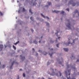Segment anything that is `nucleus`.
<instances>
[{
	"label": "nucleus",
	"instance_id": "obj_57",
	"mask_svg": "<svg viewBox=\"0 0 79 79\" xmlns=\"http://www.w3.org/2000/svg\"><path fill=\"white\" fill-rule=\"evenodd\" d=\"M39 43H40V41H39Z\"/></svg>",
	"mask_w": 79,
	"mask_h": 79
},
{
	"label": "nucleus",
	"instance_id": "obj_46",
	"mask_svg": "<svg viewBox=\"0 0 79 79\" xmlns=\"http://www.w3.org/2000/svg\"><path fill=\"white\" fill-rule=\"evenodd\" d=\"M45 6H46V7H48V5H46Z\"/></svg>",
	"mask_w": 79,
	"mask_h": 79
},
{
	"label": "nucleus",
	"instance_id": "obj_19",
	"mask_svg": "<svg viewBox=\"0 0 79 79\" xmlns=\"http://www.w3.org/2000/svg\"><path fill=\"white\" fill-rule=\"evenodd\" d=\"M19 41H18L17 42L15 43L14 44L16 45V44H18V43H19Z\"/></svg>",
	"mask_w": 79,
	"mask_h": 79
},
{
	"label": "nucleus",
	"instance_id": "obj_27",
	"mask_svg": "<svg viewBox=\"0 0 79 79\" xmlns=\"http://www.w3.org/2000/svg\"><path fill=\"white\" fill-rule=\"evenodd\" d=\"M45 23L46 24V26H48L49 25V23H47V22H45Z\"/></svg>",
	"mask_w": 79,
	"mask_h": 79
},
{
	"label": "nucleus",
	"instance_id": "obj_29",
	"mask_svg": "<svg viewBox=\"0 0 79 79\" xmlns=\"http://www.w3.org/2000/svg\"><path fill=\"white\" fill-rule=\"evenodd\" d=\"M64 11H62L61 12V14H64Z\"/></svg>",
	"mask_w": 79,
	"mask_h": 79
},
{
	"label": "nucleus",
	"instance_id": "obj_16",
	"mask_svg": "<svg viewBox=\"0 0 79 79\" xmlns=\"http://www.w3.org/2000/svg\"><path fill=\"white\" fill-rule=\"evenodd\" d=\"M41 16L44 18H46V17H45V16H44V15L42 14H41Z\"/></svg>",
	"mask_w": 79,
	"mask_h": 79
},
{
	"label": "nucleus",
	"instance_id": "obj_13",
	"mask_svg": "<svg viewBox=\"0 0 79 79\" xmlns=\"http://www.w3.org/2000/svg\"><path fill=\"white\" fill-rule=\"evenodd\" d=\"M53 63V60H51V63ZM51 63H50L49 62H48L47 63V65L48 66V65H49V64H50Z\"/></svg>",
	"mask_w": 79,
	"mask_h": 79
},
{
	"label": "nucleus",
	"instance_id": "obj_20",
	"mask_svg": "<svg viewBox=\"0 0 79 79\" xmlns=\"http://www.w3.org/2000/svg\"><path fill=\"white\" fill-rule=\"evenodd\" d=\"M53 54V53H52L51 54L50 53H49V55H50V56H52V55Z\"/></svg>",
	"mask_w": 79,
	"mask_h": 79
},
{
	"label": "nucleus",
	"instance_id": "obj_5",
	"mask_svg": "<svg viewBox=\"0 0 79 79\" xmlns=\"http://www.w3.org/2000/svg\"><path fill=\"white\" fill-rule=\"evenodd\" d=\"M69 5H70V4H72L73 6H74L76 5V3L73 2V1H70L69 3Z\"/></svg>",
	"mask_w": 79,
	"mask_h": 79
},
{
	"label": "nucleus",
	"instance_id": "obj_28",
	"mask_svg": "<svg viewBox=\"0 0 79 79\" xmlns=\"http://www.w3.org/2000/svg\"><path fill=\"white\" fill-rule=\"evenodd\" d=\"M57 33H55V34L57 36V37H58V35H57L58 34V31H57Z\"/></svg>",
	"mask_w": 79,
	"mask_h": 79
},
{
	"label": "nucleus",
	"instance_id": "obj_45",
	"mask_svg": "<svg viewBox=\"0 0 79 79\" xmlns=\"http://www.w3.org/2000/svg\"><path fill=\"white\" fill-rule=\"evenodd\" d=\"M19 76H18V77L17 79H19Z\"/></svg>",
	"mask_w": 79,
	"mask_h": 79
},
{
	"label": "nucleus",
	"instance_id": "obj_36",
	"mask_svg": "<svg viewBox=\"0 0 79 79\" xmlns=\"http://www.w3.org/2000/svg\"><path fill=\"white\" fill-rule=\"evenodd\" d=\"M51 43H53V41L52 40L50 41Z\"/></svg>",
	"mask_w": 79,
	"mask_h": 79
},
{
	"label": "nucleus",
	"instance_id": "obj_49",
	"mask_svg": "<svg viewBox=\"0 0 79 79\" xmlns=\"http://www.w3.org/2000/svg\"><path fill=\"white\" fill-rule=\"evenodd\" d=\"M56 76H58V73H56Z\"/></svg>",
	"mask_w": 79,
	"mask_h": 79
},
{
	"label": "nucleus",
	"instance_id": "obj_42",
	"mask_svg": "<svg viewBox=\"0 0 79 79\" xmlns=\"http://www.w3.org/2000/svg\"><path fill=\"white\" fill-rule=\"evenodd\" d=\"M38 52H41V53H42V51H40V50H39L38 51Z\"/></svg>",
	"mask_w": 79,
	"mask_h": 79
},
{
	"label": "nucleus",
	"instance_id": "obj_17",
	"mask_svg": "<svg viewBox=\"0 0 79 79\" xmlns=\"http://www.w3.org/2000/svg\"><path fill=\"white\" fill-rule=\"evenodd\" d=\"M13 47L15 50H16V47H15V46H14V45H13Z\"/></svg>",
	"mask_w": 79,
	"mask_h": 79
},
{
	"label": "nucleus",
	"instance_id": "obj_22",
	"mask_svg": "<svg viewBox=\"0 0 79 79\" xmlns=\"http://www.w3.org/2000/svg\"><path fill=\"white\" fill-rule=\"evenodd\" d=\"M29 11L31 13V14H32V11H31V9H30L29 10Z\"/></svg>",
	"mask_w": 79,
	"mask_h": 79
},
{
	"label": "nucleus",
	"instance_id": "obj_55",
	"mask_svg": "<svg viewBox=\"0 0 79 79\" xmlns=\"http://www.w3.org/2000/svg\"><path fill=\"white\" fill-rule=\"evenodd\" d=\"M51 50H53V48L51 49Z\"/></svg>",
	"mask_w": 79,
	"mask_h": 79
},
{
	"label": "nucleus",
	"instance_id": "obj_60",
	"mask_svg": "<svg viewBox=\"0 0 79 79\" xmlns=\"http://www.w3.org/2000/svg\"><path fill=\"white\" fill-rule=\"evenodd\" d=\"M68 40H69L70 39H68Z\"/></svg>",
	"mask_w": 79,
	"mask_h": 79
},
{
	"label": "nucleus",
	"instance_id": "obj_58",
	"mask_svg": "<svg viewBox=\"0 0 79 79\" xmlns=\"http://www.w3.org/2000/svg\"><path fill=\"white\" fill-rule=\"evenodd\" d=\"M47 55V53H46L45 54H44V55Z\"/></svg>",
	"mask_w": 79,
	"mask_h": 79
},
{
	"label": "nucleus",
	"instance_id": "obj_34",
	"mask_svg": "<svg viewBox=\"0 0 79 79\" xmlns=\"http://www.w3.org/2000/svg\"><path fill=\"white\" fill-rule=\"evenodd\" d=\"M32 52H33V53H34V51H35V50H34V48H33L32 49Z\"/></svg>",
	"mask_w": 79,
	"mask_h": 79
},
{
	"label": "nucleus",
	"instance_id": "obj_37",
	"mask_svg": "<svg viewBox=\"0 0 79 79\" xmlns=\"http://www.w3.org/2000/svg\"><path fill=\"white\" fill-rule=\"evenodd\" d=\"M70 71H71V69L68 70V73H70Z\"/></svg>",
	"mask_w": 79,
	"mask_h": 79
},
{
	"label": "nucleus",
	"instance_id": "obj_9",
	"mask_svg": "<svg viewBox=\"0 0 79 79\" xmlns=\"http://www.w3.org/2000/svg\"><path fill=\"white\" fill-rule=\"evenodd\" d=\"M20 56L21 57L22 60H24L25 59V57L24 56H22L21 55H20Z\"/></svg>",
	"mask_w": 79,
	"mask_h": 79
},
{
	"label": "nucleus",
	"instance_id": "obj_61",
	"mask_svg": "<svg viewBox=\"0 0 79 79\" xmlns=\"http://www.w3.org/2000/svg\"><path fill=\"white\" fill-rule=\"evenodd\" d=\"M16 19H17V17H16Z\"/></svg>",
	"mask_w": 79,
	"mask_h": 79
},
{
	"label": "nucleus",
	"instance_id": "obj_3",
	"mask_svg": "<svg viewBox=\"0 0 79 79\" xmlns=\"http://www.w3.org/2000/svg\"><path fill=\"white\" fill-rule=\"evenodd\" d=\"M67 66V68H69V67H71V68H73V70H75V71H76V68H75V67H73L72 66H71V64H70V65H68V64H67L66 65Z\"/></svg>",
	"mask_w": 79,
	"mask_h": 79
},
{
	"label": "nucleus",
	"instance_id": "obj_50",
	"mask_svg": "<svg viewBox=\"0 0 79 79\" xmlns=\"http://www.w3.org/2000/svg\"><path fill=\"white\" fill-rule=\"evenodd\" d=\"M42 36L41 37V38H39V39H42Z\"/></svg>",
	"mask_w": 79,
	"mask_h": 79
},
{
	"label": "nucleus",
	"instance_id": "obj_59",
	"mask_svg": "<svg viewBox=\"0 0 79 79\" xmlns=\"http://www.w3.org/2000/svg\"><path fill=\"white\" fill-rule=\"evenodd\" d=\"M12 2H14V0H12Z\"/></svg>",
	"mask_w": 79,
	"mask_h": 79
},
{
	"label": "nucleus",
	"instance_id": "obj_32",
	"mask_svg": "<svg viewBox=\"0 0 79 79\" xmlns=\"http://www.w3.org/2000/svg\"><path fill=\"white\" fill-rule=\"evenodd\" d=\"M5 67V65H3L2 66V68H4Z\"/></svg>",
	"mask_w": 79,
	"mask_h": 79
},
{
	"label": "nucleus",
	"instance_id": "obj_39",
	"mask_svg": "<svg viewBox=\"0 0 79 79\" xmlns=\"http://www.w3.org/2000/svg\"><path fill=\"white\" fill-rule=\"evenodd\" d=\"M77 62H79V59H77Z\"/></svg>",
	"mask_w": 79,
	"mask_h": 79
},
{
	"label": "nucleus",
	"instance_id": "obj_15",
	"mask_svg": "<svg viewBox=\"0 0 79 79\" xmlns=\"http://www.w3.org/2000/svg\"><path fill=\"white\" fill-rule=\"evenodd\" d=\"M48 3L49 5V6H50V5H51L52 3L50 2H48Z\"/></svg>",
	"mask_w": 79,
	"mask_h": 79
},
{
	"label": "nucleus",
	"instance_id": "obj_11",
	"mask_svg": "<svg viewBox=\"0 0 79 79\" xmlns=\"http://www.w3.org/2000/svg\"><path fill=\"white\" fill-rule=\"evenodd\" d=\"M57 61L58 63H59V64H61V63H62V62H59V59H58V60H57Z\"/></svg>",
	"mask_w": 79,
	"mask_h": 79
},
{
	"label": "nucleus",
	"instance_id": "obj_8",
	"mask_svg": "<svg viewBox=\"0 0 79 79\" xmlns=\"http://www.w3.org/2000/svg\"><path fill=\"white\" fill-rule=\"evenodd\" d=\"M63 49L65 52H68V49L67 48H64Z\"/></svg>",
	"mask_w": 79,
	"mask_h": 79
},
{
	"label": "nucleus",
	"instance_id": "obj_41",
	"mask_svg": "<svg viewBox=\"0 0 79 79\" xmlns=\"http://www.w3.org/2000/svg\"><path fill=\"white\" fill-rule=\"evenodd\" d=\"M31 32H34V30H33V29H31Z\"/></svg>",
	"mask_w": 79,
	"mask_h": 79
},
{
	"label": "nucleus",
	"instance_id": "obj_12",
	"mask_svg": "<svg viewBox=\"0 0 79 79\" xmlns=\"http://www.w3.org/2000/svg\"><path fill=\"white\" fill-rule=\"evenodd\" d=\"M33 43L34 44H37V42L35 40L33 41Z\"/></svg>",
	"mask_w": 79,
	"mask_h": 79
},
{
	"label": "nucleus",
	"instance_id": "obj_7",
	"mask_svg": "<svg viewBox=\"0 0 79 79\" xmlns=\"http://www.w3.org/2000/svg\"><path fill=\"white\" fill-rule=\"evenodd\" d=\"M53 13H58L59 11L56 10H54L52 11Z\"/></svg>",
	"mask_w": 79,
	"mask_h": 79
},
{
	"label": "nucleus",
	"instance_id": "obj_1",
	"mask_svg": "<svg viewBox=\"0 0 79 79\" xmlns=\"http://www.w3.org/2000/svg\"><path fill=\"white\" fill-rule=\"evenodd\" d=\"M67 22H68V23H69L66 25V26L69 29H71V25H70V23H69V20H67Z\"/></svg>",
	"mask_w": 79,
	"mask_h": 79
},
{
	"label": "nucleus",
	"instance_id": "obj_63",
	"mask_svg": "<svg viewBox=\"0 0 79 79\" xmlns=\"http://www.w3.org/2000/svg\"><path fill=\"white\" fill-rule=\"evenodd\" d=\"M78 16H79V13H78Z\"/></svg>",
	"mask_w": 79,
	"mask_h": 79
},
{
	"label": "nucleus",
	"instance_id": "obj_43",
	"mask_svg": "<svg viewBox=\"0 0 79 79\" xmlns=\"http://www.w3.org/2000/svg\"><path fill=\"white\" fill-rule=\"evenodd\" d=\"M77 5H79V2H77Z\"/></svg>",
	"mask_w": 79,
	"mask_h": 79
},
{
	"label": "nucleus",
	"instance_id": "obj_51",
	"mask_svg": "<svg viewBox=\"0 0 79 79\" xmlns=\"http://www.w3.org/2000/svg\"><path fill=\"white\" fill-rule=\"evenodd\" d=\"M57 42V39L56 38V42Z\"/></svg>",
	"mask_w": 79,
	"mask_h": 79
},
{
	"label": "nucleus",
	"instance_id": "obj_10",
	"mask_svg": "<svg viewBox=\"0 0 79 79\" xmlns=\"http://www.w3.org/2000/svg\"><path fill=\"white\" fill-rule=\"evenodd\" d=\"M3 47V45H0V49H1V51L2 50Z\"/></svg>",
	"mask_w": 79,
	"mask_h": 79
},
{
	"label": "nucleus",
	"instance_id": "obj_38",
	"mask_svg": "<svg viewBox=\"0 0 79 79\" xmlns=\"http://www.w3.org/2000/svg\"><path fill=\"white\" fill-rule=\"evenodd\" d=\"M20 11H21V10L20 9H19V11H18V13H20Z\"/></svg>",
	"mask_w": 79,
	"mask_h": 79
},
{
	"label": "nucleus",
	"instance_id": "obj_53",
	"mask_svg": "<svg viewBox=\"0 0 79 79\" xmlns=\"http://www.w3.org/2000/svg\"><path fill=\"white\" fill-rule=\"evenodd\" d=\"M20 71H22V69H20Z\"/></svg>",
	"mask_w": 79,
	"mask_h": 79
},
{
	"label": "nucleus",
	"instance_id": "obj_2",
	"mask_svg": "<svg viewBox=\"0 0 79 79\" xmlns=\"http://www.w3.org/2000/svg\"><path fill=\"white\" fill-rule=\"evenodd\" d=\"M51 71L52 72V74L50 73H49L48 74H50L51 76H54V75H55V72H54L53 71H54V70L52 69H50Z\"/></svg>",
	"mask_w": 79,
	"mask_h": 79
},
{
	"label": "nucleus",
	"instance_id": "obj_23",
	"mask_svg": "<svg viewBox=\"0 0 79 79\" xmlns=\"http://www.w3.org/2000/svg\"><path fill=\"white\" fill-rule=\"evenodd\" d=\"M59 45H60V44H57L56 45V46L58 48L59 47Z\"/></svg>",
	"mask_w": 79,
	"mask_h": 79
},
{
	"label": "nucleus",
	"instance_id": "obj_31",
	"mask_svg": "<svg viewBox=\"0 0 79 79\" xmlns=\"http://www.w3.org/2000/svg\"><path fill=\"white\" fill-rule=\"evenodd\" d=\"M66 10H67V11H69V8H68L66 9Z\"/></svg>",
	"mask_w": 79,
	"mask_h": 79
},
{
	"label": "nucleus",
	"instance_id": "obj_33",
	"mask_svg": "<svg viewBox=\"0 0 79 79\" xmlns=\"http://www.w3.org/2000/svg\"><path fill=\"white\" fill-rule=\"evenodd\" d=\"M30 19L32 21H33V20H32V17H31L30 18Z\"/></svg>",
	"mask_w": 79,
	"mask_h": 79
},
{
	"label": "nucleus",
	"instance_id": "obj_44",
	"mask_svg": "<svg viewBox=\"0 0 79 79\" xmlns=\"http://www.w3.org/2000/svg\"><path fill=\"white\" fill-rule=\"evenodd\" d=\"M73 58H74V55H72V58H71L72 59H73Z\"/></svg>",
	"mask_w": 79,
	"mask_h": 79
},
{
	"label": "nucleus",
	"instance_id": "obj_14",
	"mask_svg": "<svg viewBox=\"0 0 79 79\" xmlns=\"http://www.w3.org/2000/svg\"><path fill=\"white\" fill-rule=\"evenodd\" d=\"M71 44V42H69L68 43H64V44L65 45H68V44Z\"/></svg>",
	"mask_w": 79,
	"mask_h": 79
},
{
	"label": "nucleus",
	"instance_id": "obj_26",
	"mask_svg": "<svg viewBox=\"0 0 79 79\" xmlns=\"http://www.w3.org/2000/svg\"><path fill=\"white\" fill-rule=\"evenodd\" d=\"M73 43H71V44L72 45V44H74V40H73Z\"/></svg>",
	"mask_w": 79,
	"mask_h": 79
},
{
	"label": "nucleus",
	"instance_id": "obj_4",
	"mask_svg": "<svg viewBox=\"0 0 79 79\" xmlns=\"http://www.w3.org/2000/svg\"><path fill=\"white\" fill-rule=\"evenodd\" d=\"M65 73L66 75V77H67V79H71V77H70V76H69V75H70V73H69V75H68L67 74V72H66V71H65Z\"/></svg>",
	"mask_w": 79,
	"mask_h": 79
},
{
	"label": "nucleus",
	"instance_id": "obj_35",
	"mask_svg": "<svg viewBox=\"0 0 79 79\" xmlns=\"http://www.w3.org/2000/svg\"><path fill=\"white\" fill-rule=\"evenodd\" d=\"M23 11H25V9H24V8H23Z\"/></svg>",
	"mask_w": 79,
	"mask_h": 79
},
{
	"label": "nucleus",
	"instance_id": "obj_25",
	"mask_svg": "<svg viewBox=\"0 0 79 79\" xmlns=\"http://www.w3.org/2000/svg\"><path fill=\"white\" fill-rule=\"evenodd\" d=\"M25 75H26V74H25V73H23V76L24 77H25Z\"/></svg>",
	"mask_w": 79,
	"mask_h": 79
},
{
	"label": "nucleus",
	"instance_id": "obj_40",
	"mask_svg": "<svg viewBox=\"0 0 79 79\" xmlns=\"http://www.w3.org/2000/svg\"><path fill=\"white\" fill-rule=\"evenodd\" d=\"M36 54L35 55H38V53L35 52Z\"/></svg>",
	"mask_w": 79,
	"mask_h": 79
},
{
	"label": "nucleus",
	"instance_id": "obj_18",
	"mask_svg": "<svg viewBox=\"0 0 79 79\" xmlns=\"http://www.w3.org/2000/svg\"><path fill=\"white\" fill-rule=\"evenodd\" d=\"M2 15H3V14H2L0 11V16H2Z\"/></svg>",
	"mask_w": 79,
	"mask_h": 79
},
{
	"label": "nucleus",
	"instance_id": "obj_62",
	"mask_svg": "<svg viewBox=\"0 0 79 79\" xmlns=\"http://www.w3.org/2000/svg\"><path fill=\"white\" fill-rule=\"evenodd\" d=\"M30 44H31L32 43V42H30Z\"/></svg>",
	"mask_w": 79,
	"mask_h": 79
},
{
	"label": "nucleus",
	"instance_id": "obj_30",
	"mask_svg": "<svg viewBox=\"0 0 79 79\" xmlns=\"http://www.w3.org/2000/svg\"><path fill=\"white\" fill-rule=\"evenodd\" d=\"M59 73L60 74V76H61V72H59Z\"/></svg>",
	"mask_w": 79,
	"mask_h": 79
},
{
	"label": "nucleus",
	"instance_id": "obj_64",
	"mask_svg": "<svg viewBox=\"0 0 79 79\" xmlns=\"http://www.w3.org/2000/svg\"><path fill=\"white\" fill-rule=\"evenodd\" d=\"M78 74H79V72H78Z\"/></svg>",
	"mask_w": 79,
	"mask_h": 79
},
{
	"label": "nucleus",
	"instance_id": "obj_24",
	"mask_svg": "<svg viewBox=\"0 0 79 79\" xmlns=\"http://www.w3.org/2000/svg\"><path fill=\"white\" fill-rule=\"evenodd\" d=\"M78 13V11L77 10H76L75 11V13Z\"/></svg>",
	"mask_w": 79,
	"mask_h": 79
},
{
	"label": "nucleus",
	"instance_id": "obj_6",
	"mask_svg": "<svg viewBox=\"0 0 79 79\" xmlns=\"http://www.w3.org/2000/svg\"><path fill=\"white\" fill-rule=\"evenodd\" d=\"M16 63V64H18V63L16 62H15V61H14L12 63V65L10 67V69H12V67H13V65L14 63Z\"/></svg>",
	"mask_w": 79,
	"mask_h": 79
},
{
	"label": "nucleus",
	"instance_id": "obj_56",
	"mask_svg": "<svg viewBox=\"0 0 79 79\" xmlns=\"http://www.w3.org/2000/svg\"><path fill=\"white\" fill-rule=\"evenodd\" d=\"M17 3H19V1H17Z\"/></svg>",
	"mask_w": 79,
	"mask_h": 79
},
{
	"label": "nucleus",
	"instance_id": "obj_21",
	"mask_svg": "<svg viewBox=\"0 0 79 79\" xmlns=\"http://www.w3.org/2000/svg\"><path fill=\"white\" fill-rule=\"evenodd\" d=\"M36 4H37V3L35 2L33 4V6H34V5H35Z\"/></svg>",
	"mask_w": 79,
	"mask_h": 79
},
{
	"label": "nucleus",
	"instance_id": "obj_47",
	"mask_svg": "<svg viewBox=\"0 0 79 79\" xmlns=\"http://www.w3.org/2000/svg\"><path fill=\"white\" fill-rule=\"evenodd\" d=\"M58 39L59 40H60V39H61V37H58Z\"/></svg>",
	"mask_w": 79,
	"mask_h": 79
},
{
	"label": "nucleus",
	"instance_id": "obj_54",
	"mask_svg": "<svg viewBox=\"0 0 79 79\" xmlns=\"http://www.w3.org/2000/svg\"><path fill=\"white\" fill-rule=\"evenodd\" d=\"M41 79H45L44 77H42Z\"/></svg>",
	"mask_w": 79,
	"mask_h": 79
},
{
	"label": "nucleus",
	"instance_id": "obj_52",
	"mask_svg": "<svg viewBox=\"0 0 79 79\" xmlns=\"http://www.w3.org/2000/svg\"><path fill=\"white\" fill-rule=\"evenodd\" d=\"M5 48H6V45H5Z\"/></svg>",
	"mask_w": 79,
	"mask_h": 79
},
{
	"label": "nucleus",
	"instance_id": "obj_48",
	"mask_svg": "<svg viewBox=\"0 0 79 79\" xmlns=\"http://www.w3.org/2000/svg\"><path fill=\"white\" fill-rule=\"evenodd\" d=\"M48 19H49V18H48V17H46Z\"/></svg>",
	"mask_w": 79,
	"mask_h": 79
}]
</instances>
